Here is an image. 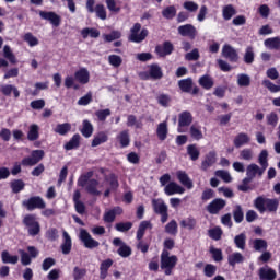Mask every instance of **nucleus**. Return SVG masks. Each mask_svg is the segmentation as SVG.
<instances>
[{
    "label": "nucleus",
    "mask_w": 280,
    "mask_h": 280,
    "mask_svg": "<svg viewBox=\"0 0 280 280\" xmlns=\"http://www.w3.org/2000/svg\"><path fill=\"white\" fill-rule=\"evenodd\" d=\"M176 264H178V257L175 255L171 256L170 252L163 250L161 254V268L162 270H165V275L170 276L172 275V270L176 267Z\"/></svg>",
    "instance_id": "obj_1"
},
{
    "label": "nucleus",
    "mask_w": 280,
    "mask_h": 280,
    "mask_svg": "<svg viewBox=\"0 0 280 280\" xmlns=\"http://www.w3.org/2000/svg\"><path fill=\"white\" fill-rule=\"evenodd\" d=\"M23 224L27 228L28 235L36 237L40 233V223L36 221V215L27 214L23 219Z\"/></svg>",
    "instance_id": "obj_2"
},
{
    "label": "nucleus",
    "mask_w": 280,
    "mask_h": 280,
    "mask_svg": "<svg viewBox=\"0 0 280 280\" xmlns=\"http://www.w3.org/2000/svg\"><path fill=\"white\" fill-rule=\"evenodd\" d=\"M144 38H148V30L147 28L141 30V24L136 23L130 28L128 40H130L131 43H143Z\"/></svg>",
    "instance_id": "obj_3"
},
{
    "label": "nucleus",
    "mask_w": 280,
    "mask_h": 280,
    "mask_svg": "<svg viewBox=\"0 0 280 280\" xmlns=\"http://www.w3.org/2000/svg\"><path fill=\"white\" fill-rule=\"evenodd\" d=\"M45 159V151L44 150H34L31 152V156L24 158L22 160V165L25 167H34L37 163H40Z\"/></svg>",
    "instance_id": "obj_4"
},
{
    "label": "nucleus",
    "mask_w": 280,
    "mask_h": 280,
    "mask_svg": "<svg viewBox=\"0 0 280 280\" xmlns=\"http://www.w3.org/2000/svg\"><path fill=\"white\" fill-rule=\"evenodd\" d=\"M23 207H26L28 211H34V209H45L47 205L43 198L35 196L31 197L28 200L22 202Z\"/></svg>",
    "instance_id": "obj_5"
},
{
    "label": "nucleus",
    "mask_w": 280,
    "mask_h": 280,
    "mask_svg": "<svg viewBox=\"0 0 280 280\" xmlns=\"http://www.w3.org/2000/svg\"><path fill=\"white\" fill-rule=\"evenodd\" d=\"M226 207V200L224 199H214L207 206V211L211 215H218Z\"/></svg>",
    "instance_id": "obj_6"
},
{
    "label": "nucleus",
    "mask_w": 280,
    "mask_h": 280,
    "mask_svg": "<svg viewBox=\"0 0 280 280\" xmlns=\"http://www.w3.org/2000/svg\"><path fill=\"white\" fill-rule=\"evenodd\" d=\"M221 54L223 58H226L230 62H240V54H237V50L229 44L223 46Z\"/></svg>",
    "instance_id": "obj_7"
},
{
    "label": "nucleus",
    "mask_w": 280,
    "mask_h": 280,
    "mask_svg": "<svg viewBox=\"0 0 280 280\" xmlns=\"http://www.w3.org/2000/svg\"><path fill=\"white\" fill-rule=\"evenodd\" d=\"M113 244L114 246H119L117 253L120 257L127 258L130 257V255H132V248H130V246H128L124 241H121V238H114Z\"/></svg>",
    "instance_id": "obj_8"
},
{
    "label": "nucleus",
    "mask_w": 280,
    "mask_h": 280,
    "mask_svg": "<svg viewBox=\"0 0 280 280\" xmlns=\"http://www.w3.org/2000/svg\"><path fill=\"white\" fill-rule=\"evenodd\" d=\"M80 240L83 242L85 248H97L100 246V242L95 241L91 234L88 233L86 230L82 229L80 231Z\"/></svg>",
    "instance_id": "obj_9"
},
{
    "label": "nucleus",
    "mask_w": 280,
    "mask_h": 280,
    "mask_svg": "<svg viewBox=\"0 0 280 280\" xmlns=\"http://www.w3.org/2000/svg\"><path fill=\"white\" fill-rule=\"evenodd\" d=\"M194 121V116H191V113L189 112H183L179 114V119H178V132H185L183 128L187 126H191V122Z\"/></svg>",
    "instance_id": "obj_10"
},
{
    "label": "nucleus",
    "mask_w": 280,
    "mask_h": 280,
    "mask_svg": "<svg viewBox=\"0 0 280 280\" xmlns=\"http://www.w3.org/2000/svg\"><path fill=\"white\" fill-rule=\"evenodd\" d=\"M178 34H180V36H187L188 38H191V40H194V38H196L198 31L196 30V27L191 24H186V25H182L177 28Z\"/></svg>",
    "instance_id": "obj_11"
},
{
    "label": "nucleus",
    "mask_w": 280,
    "mask_h": 280,
    "mask_svg": "<svg viewBox=\"0 0 280 280\" xmlns=\"http://www.w3.org/2000/svg\"><path fill=\"white\" fill-rule=\"evenodd\" d=\"M218 161V155L215 151H210L206 156L205 160L201 162V170L207 172L209 167H213Z\"/></svg>",
    "instance_id": "obj_12"
},
{
    "label": "nucleus",
    "mask_w": 280,
    "mask_h": 280,
    "mask_svg": "<svg viewBox=\"0 0 280 280\" xmlns=\"http://www.w3.org/2000/svg\"><path fill=\"white\" fill-rule=\"evenodd\" d=\"M39 16L45 21H49L55 27H58L60 25L61 19L60 15L56 14V12L40 11Z\"/></svg>",
    "instance_id": "obj_13"
},
{
    "label": "nucleus",
    "mask_w": 280,
    "mask_h": 280,
    "mask_svg": "<svg viewBox=\"0 0 280 280\" xmlns=\"http://www.w3.org/2000/svg\"><path fill=\"white\" fill-rule=\"evenodd\" d=\"M174 51V45L171 42H164L163 45H159L155 47V52L160 58H165V56H170Z\"/></svg>",
    "instance_id": "obj_14"
},
{
    "label": "nucleus",
    "mask_w": 280,
    "mask_h": 280,
    "mask_svg": "<svg viewBox=\"0 0 280 280\" xmlns=\"http://www.w3.org/2000/svg\"><path fill=\"white\" fill-rule=\"evenodd\" d=\"M260 280H276L277 279V271L275 269L265 266L261 267L258 271Z\"/></svg>",
    "instance_id": "obj_15"
},
{
    "label": "nucleus",
    "mask_w": 280,
    "mask_h": 280,
    "mask_svg": "<svg viewBox=\"0 0 280 280\" xmlns=\"http://www.w3.org/2000/svg\"><path fill=\"white\" fill-rule=\"evenodd\" d=\"M264 172H266L265 168L259 167V165L252 163L246 167V176H249V178H255L256 176H264Z\"/></svg>",
    "instance_id": "obj_16"
},
{
    "label": "nucleus",
    "mask_w": 280,
    "mask_h": 280,
    "mask_svg": "<svg viewBox=\"0 0 280 280\" xmlns=\"http://www.w3.org/2000/svg\"><path fill=\"white\" fill-rule=\"evenodd\" d=\"M98 185L100 182L96 179H90L83 187L88 194H91V196H102V190L97 189Z\"/></svg>",
    "instance_id": "obj_17"
},
{
    "label": "nucleus",
    "mask_w": 280,
    "mask_h": 280,
    "mask_svg": "<svg viewBox=\"0 0 280 280\" xmlns=\"http://www.w3.org/2000/svg\"><path fill=\"white\" fill-rule=\"evenodd\" d=\"M164 191L166 196H174V194H185V188L178 185L176 182H171L165 186Z\"/></svg>",
    "instance_id": "obj_18"
},
{
    "label": "nucleus",
    "mask_w": 280,
    "mask_h": 280,
    "mask_svg": "<svg viewBox=\"0 0 280 280\" xmlns=\"http://www.w3.org/2000/svg\"><path fill=\"white\" fill-rule=\"evenodd\" d=\"M40 137V127L36 124H32L28 127L27 139L28 141H36Z\"/></svg>",
    "instance_id": "obj_19"
},
{
    "label": "nucleus",
    "mask_w": 280,
    "mask_h": 280,
    "mask_svg": "<svg viewBox=\"0 0 280 280\" xmlns=\"http://www.w3.org/2000/svg\"><path fill=\"white\" fill-rule=\"evenodd\" d=\"M75 80L80 82V84H89V80L91 74L86 68L80 69L74 73Z\"/></svg>",
    "instance_id": "obj_20"
},
{
    "label": "nucleus",
    "mask_w": 280,
    "mask_h": 280,
    "mask_svg": "<svg viewBox=\"0 0 280 280\" xmlns=\"http://www.w3.org/2000/svg\"><path fill=\"white\" fill-rule=\"evenodd\" d=\"M177 178H178L179 183H182L184 185V187H187V189L194 188V182H191V179L189 178V175H187L186 172L178 171Z\"/></svg>",
    "instance_id": "obj_21"
},
{
    "label": "nucleus",
    "mask_w": 280,
    "mask_h": 280,
    "mask_svg": "<svg viewBox=\"0 0 280 280\" xmlns=\"http://www.w3.org/2000/svg\"><path fill=\"white\" fill-rule=\"evenodd\" d=\"M152 207L154 213H158V215L167 211V205H165L163 199H152Z\"/></svg>",
    "instance_id": "obj_22"
},
{
    "label": "nucleus",
    "mask_w": 280,
    "mask_h": 280,
    "mask_svg": "<svg viewBox=\"0 0 280 280\" xmlns=\"http://www.w3.org/2000/svg\"><path fill=\"white\" fill-rule=\"evenodd\" d=\"M247 143H250V137L245 132H241L234 138L235 148H242V145H247Z\"/></svg>",
    "instance_id": "obj_23"
},
{
    "label": "nucleus",
    "mask_w": 280,
    "mask_h": 280,
    "mask_svg": "<svg viewBox=\"0 0 280 280\" xmlns=\"http://www.w3.org/2000/svg\"><path fill=\"white\" fill-rule=\"evenodd\" d=\"M265 47H267V49H275L276 51H279L280 49V37H270L267 38L264 42Z\"/></svg>",
    "instance_id": "obj_24"
},
{
    "label": "nucleus",
    "mask_w": 280,
    "mask_h": 280,
    "mask_svg": "<svg viewBox=\"0 0 280 280\" xmlns=\"http://www.w3.org/2000/svg\"><path fill=\"white\" fill-rule=\"evenodd\" d=\"M71 236H69L67 231H63V243L61 244V252L63 255H69V253H71Z\"/></svg>",
    "instance_id": "obj_25"
},
{
    "label": "nucleus",
    "mask_w": 280,
    "mask_h": 280,
    "mask_svg": "<svg viewBox=\"0 0 280 280\" xmlns=\"http://www.w3.org/2000/svg\"><path fill=\"white\" fill-rule=\"evenodd\" d=\"M148 229H152V223L150 221H142L139 224V228L137 231V240L138 241L143 240V236L145 235V231H148Z\"/></svg>",
    "instance_id": "obj_26"
},
{
    "label": "nucleus",
    "mask_w": 280,
    "mask_h": 280,
    "mask_svg": "<svg viewBox=\"0 0 280 280\" xmlns=\"http://www.w3.org/2000/svg\"><path fill=\"white\" fill-rule=\"evenodd\" d=\"M190 137L195 139L196 141H200V139H203L202 129L199 125L194 124L190 126L189 129Z\"/></svg>",
    "instance_id": "obj_27"
},
{
    "label": "nucleus",
    "mask_w": 280,
    "mask_h": 280,
    "mask_svg": "<svg viewBox=\"0 0 280 280\" xmlns=\"http://www.w3.org/2000/svg\"><path fill=\"white\" fill-rule=\"evenodd\" d=\"M149 75L153 80H161V78H163V70L159 65L153 63L150 66Z\"/></svg>",
    "instance_id": "obj_28"
},
{
    "label": "nucleus",
    "mask_w": 280,
    "mask_h": 280,
    "mask_svg": "<svg viewBox=\"0 0 280 280\" xmlns=\"http://www.w3.org/2000/svg\"><path fill=\"white\" fill-rule=\"evenodd\" d=\"M178 86L183 93H191V89L194 88V81L191 78L183 79L178 81Z\"/></svg>",
    "instance_id": "obj_29"
},
{
    "label": "nucleus",
    "mask_w": 280,
    "mask_h": 280,
    "mask_svg": "<svg viewBox=\"0 0 280 280\" xmlns=\"http://www.w3.org/2000/svg\"><path fill=\"white\" fill-rule=\"evenodd\" d=\"M156 135L160 141H165V139H167V121L158 125Z\"/></svg>",
    "instance_id": "obj_30"
},
{
    "label": "nucleus",
    "mask_w": 280,
    "mask_h": 280,
    "mask_svg": "<svg viewBox=\"0 0 280 280\" xmlns=\"http://www.w3.org/2000/svg\"><path fill=\"white\" fill-rule=\"evenodd\" d=\"M230 266H235L236 264H244V255L240 252H235L228 257Z\"/></svg>",
    "instance_id": "obj_31"
},
{
    "label": "nucleus",
    "mask_w": 280,
    "mask_h": 280,
    "mask_svg": "<svg viewBox=\"0 0 280 280\" xmlns=\"http://www.w3.org/2000/svg\"><path fill=\"white\" fill-rule=\"evenodd\" d=\"M199 84L202 86V89L209 91V89H213V78H211L209 74H205L199 79Z\"/></svg>",
    "instance_id": "obj_32"
},
{
    "label": "nucleus",
    "mask_w": 280,
    "mask_h": 280,
    "mask_svg": "<svg viewBox=\"0 0 280 280\" xmlns=\"http://www.w3.org/2000/svg\"><path fill=\"white\" fill-rule=\"evenodd\" d=\"M222 14H223L224 21H231V19H233V16H235V14H237V11L233 7V4H229V5L223 7Z\"/></svg>",
    "instance_id": "obj_33"
},
{
    "label": "nucleus",
    "mask_w": 280,
    "mask_h": 280,
    "mask_svg": "<svg viewBox=\"0 0 280 280\" xmlns=\"http://www.w3.org/2000/svg\"><path fill=\"white\" fill-rule=\"evenodd\" d=\"M54 131L57 135H60L61 137H65L68 132H71V124L69 122H63V124H58Z\"/></svg>",
    "instance_id": "obj_34"
},
{
    "label": "nucleus",
    "mask_w": 280,
    "mask_h": 280,
    "mask_svg": "<svg viewBox=\"0 0 280 280\" xmlns=\"http://www.w3.org/2000/svg\"><path fill=\"white\" fill-rule=\"evenodd\" d=\"M182 229H188V231H194L196 229L197 221L194 217H188L179 222Z\"/></svg>",
    "instance_id": "obj_35"
},
{
    "label": "nucleus",
    "mask_w": 280,
    "mask_h": 280,
    "mask_svg": "<svg viewBox=\"0 0 280 280\" xmlns=\"http://www.w3.org/2000/svg\"><path fill=\"white\" fill-rule=\"evenodd\" d=\"M243 60L245 65H253L255 62V50H253V46L246 48Z\"/></svg>",
    "instance_id": "obj_36"
},
{
    "label": "nucleus",
    "mask_w": 280,
    "mask_h": 280,
    "mask_svg": "<svg viewBox=\"0 0 280 280\" xmlns=\"http://www.w3.org/2000/svg\"><path fill=\"white\" fill-rule=\"evenodd\" d=\"M82 38H100V31L97 28L85 27L81 31Z\"/></svg>",
    "instance_id": "obj_37"
},
{
    "label": "nucleus",
    "mask_w": 280,
    "mask_h": 280,
    "mask_svg": "<svg viewBox=\"0 0 280 280\" xmlns=\"http://www.w3.org/2000/svg\"><path fill=\"white\" fill-rule=\"evenodd\" d=\"M234 244L236 248H240V250L246 249V234L241 233L234 237Z\"/></svg>",
    "instance_id": "obj_38"
},
{
    "label": "nucleus",
    "mask_w": 280,
    "mask_h": 280,
    "mask_svg": "<svg viewBox=\"0 0 280 280\" xmlns=\"http://www.w3.org/2000/svg\"><path fill=\"white\" fill-rule=\"evenodd\" d=\"M95 15L97 19H100L101 21H106L107 16V12H106V7H104V4L98 3L95 5Z\"/></svg>",
    "instance_id": "obj_39"
},
{
    "label": "nucleus",
    "mask_w": 280,
    "mask_h": 280,
    "mask_svg": "<svg viewBox=\"0 0 280 280\" xmlns=\"http://www.w3.org/2000/svg\"><path fill=\"white\" fill-rule=\"evenodd\" d=\"M107 141L108 136L105 132H100L94 137L92 148H97V145H102V143H106Z\"/></svg>",
    "instance_id": "obj_40"
},
{
    "label": "nucleus",
    "mask_w": 280,
    "mask_h": 280,
    "mask_svg": "<svg viewBox=\"0 0 280 280\" xmlns=\"http://www.w3.org/2000/svg\"><path fill=\"white\" fill-rule=\"evenodd\" d=\"M254 249L257 253H260V250H267L268 249V242L262 238H256L253 241Z\"/></svg>",
    "instance_id": "obj_41"
},
{
    "label": "nucleus",
    "mask_w": 280,
    "mask_h": 280,
    "mask_svg": "<svg viewBox=\"0 0 280 280\" xmlns=\"http://www.w3.org/2000/svg\"><path fill=\"white\" fill-rule=\"evenodd\" d=\"M265 209L270 213H276L277 209H279V199L267 198Z\"/></svg>",
    "instance_id": "obj_42"
},
{
    "label": "nucleus",
    "mask_w": 280,
    "mask_h": 280,
    "mask_svg": "<svg viewBox=\"0 0 280 280\" xmlns=\"http://www.w3.org/2000/svg\"><path fill=\"white\" fill-rule=\"evenodd\" d=\"M1 259L3 264H18L19 256H12L8 250H3L1 254Z\"/></svg>",
    "instance_id": "obj_43"
},
{
    "label": "nucleus",
    "mask_w": 280,
    "mask_h": 280,
    "mask_svg": "<svg viewBox=\"0 0 280 280\" xmlns=\"http://www.w3.org/2000/svg\"><path fill=\"white\" fill-rule=\"evenodd\" d=\"M187 154L190 156L191 161H198V159H200V150H198L196 144H189L187 147Z\"/></svg>",
    "instance_id": "obj_44"
},
{
    "label": "nucleus",
    "mask_w": 280,
    "mask_h": 280,
    "mask_svg": "<svg viewBox=\"0 0 280 280\" xmlns=\"http://www.w3.org/2000/svg\"><path fill=\"white\" fill-rule=\"evenodd\" d=\"M254 158L255 153L253 149H243L240 151L238 159H241V161H253Z\"/></svg>",
    "instance_id": "obj_45"
},
{
    "label": "nucleus",
    "mask_w": 280,
    "mask_h": 280,
    "mask_svg": "<svg viewBox=\"0 0 280 280\" xmlns=\"http://www.w3.org/2000/svg\"><path fill=\"white\" fill-rule=\"evenodd\" d=\"M127 126L129 128L136 127L137 129H141L143 128V122H141V120H138L137 116L129 115L127 118Z\"/></svg>",
    "instance_id": "obj_46"
},
{
    "label": "nucleus",
    "mask_w": 280,
    "mask_h": 280,
    "mask_svg": "<svg viewBox=\"0 0 280 280\" xmlns=\"http://www.w3.org/2000/svg\"><path fill=\"white\" fill-rule=\"evenodd\" d=\"M107 5V10L112 12V14H119L121 12V7L117 5V1L115 0H105Z\"/></svg>",
    "instance_id": "obj_47"
},
{
    "label": "nucleus",
    "mask_w": 280,
    "mask_h": 280,
    "mask_svg": "<svg viewBox=\"0 0 280 280\" xmlns=\"http://www.w3.org/2000/svg\"><path fill=\"white\" fill-rule=\"evenodd\" d=\"M113 266V259H106L101 264V279H105L108 275V268Z\"/></svg>",
    "instance_id": "obj_48"
},
{
    "label": "nucleus",
    "mask_w": 280,
    "mask_h": 280,
    "mask_svg": "<svg viewBox=\"0 0 280 280\" xmlns=\"http://www.w3.org/2000/svg\"><path fill=\"white\" fill-rule=\"evenodd\" d=\"M103 38L105 43H113V40H119V38H121V32L112 31L109 34H104Z\"/></svg>",
    "instance_id": "obj_49"
},
{
    "label": "nucleus",
    "mask_w": 280,
    "mask_h": 280,
    "mask_svg": "<svg viewBox=\"0 0 280 280\" xmlns=\"http://www.w3.org/2000/svg\"><path fill=\"white\" fill-rule=\"evenodd\" d=\"M11 188L13 194H19L20 191H23V189H25V182L22 179H15L11 182Z\"/></svg>",
    "instance_id": "obj_50"
},
{
    "label": "nucleus",
    "mask_w": 280,
    "mask_h": 280,
    "mask_svg": "<svg viewBox=\"0 0 280 280\" xmlns=\"http://www.w3.org/2000/svg\"><path fill=\"white\" fill-rule=\"evenodd\" d=\"M81 133L86 139H89V137H91V135H93V125L91 124V121H89V120L83 121V128L81 129Z\"/></svg>",
    "instance_id": "obj_51"
},
{
    "label": "nucleus",
    "mask_w": 280,
    "mask_h": 280,
    "mask_svg": "<svg viewBox=\"0 0 280 280\" xmlns=\"http://www.w3.org/2000/svg\"><path fill=\"white\" fill-rule=\"evenodd\" d=\"M80 147V135H74L71 140L65 144L66 150H74Z\"/></svg>",
    "instance_id": "obj_52"
},
{
    "label": "nucleus",
    "mask_w": 280,
    "mask_h": 280,
    "mask_svg": "<svg viewBox=\"0 0 280 280\" xmlns=\"http://www.w3.org/2000/svg\"><path fill=\"white\" fill-rule=\"evenodd\" d=\"M3 56L12 65H16V57L14 56V52H12V49L10 48V46L5 45L3 47Z\"/></svg>",
    "instance_id": "obj_53"
},
{
    "label": "nucleus",
    "mask_w": 280,
    "mask_h": 280,
    "mask_svg": "<svg viewBox=\"0 0 280 280\" xmlns=\"http://www.w3.org/2000/svg\"><path fill=\"white\" fill-rule=\"evenodd\" d=\"M165 232L168 233V235H176V233H178V223L176 220H172L165 225Z\"/></svg>",
    "instance_id": "obj_54"
},
{
    "label": "nucleus",
    "mask_w": 280,
    "mask_h": 280,
    "mask_svg": "<svg viewBox=\"0 0 280 280\" xmlns=\"http://www.w3.org/2000/svg\"><path fill=\"white\" fill-rule=\"evenodd\" d=\"M258 163L262 168L268 170V150H262L259 153Z\"/></svg>",
    "instance_id": "obj_55"
},
{
    "label": "nucleus",
    "mask_w": 280,
    "mask_h": 280,
    "mask_svg": "<svg viewBox=\"0 0 280 280\" xmlns=\"http://www.w3.org/2000/svg\"><path fill=\"white\" fill-rule=\"evenodd\" d=\"M118 139L122 148L130 145V135L128 133V130L121 131L118 136Z\"/></svg>",
    "instance_id": "obj_56"
},
{
    "label": "nucleus",
    "mask_w": 280,
    "mask_h": 280,
    "mask_svg": "<svg viewBox=\"0 0 280 280\" xmlns=\"http://www.w3.org/2000/svg\"><path fill=\"white\" fill-rule=\"evenodd\" d=\"M268 200V198H264V197H258L256 198V200L254 201V205L256 207V209H258V211L260 213H265L266 211V201Z\"/></svg>",
    "instance_id": "obj_57"
},
{
    "label": "nucleus",
    "mask_w": 280,
    "mask_h": 280,
    "mask_svg": "<svg viewBox=\"0 0 280 280\" xmlns=\"http://www.w3.org/2000/svg\"><path fill=\"white\" fill-rule=\"evenodd\" d=\"M214 174L218 176V178H222L224 183H231L233 180V177H231V173H229V171L219 170L215 171Z\"/></svg>",
    "instance_id": "obj_58"
},
{
    "label": "nucleus",
    "mask_w": 280,
    "mask_h": 280,
    "mask_svg": "<svg viewBox=\"0 0 280 280\" xmlns=\"http://www.w3.org/2000/svg\"><path fill=\"white\" fill-rule=\"evenodd\" d=\"M262 85L265 86V89H268V91H270V93H279L280 92V85L272 83L268 79L262 81Z\"/></svg>",
    "instance_id": "obj_59"
},
{
    "label": "nucleus",
    "mask_w": 280,
    "mask_h": 280,
    "mask_svg": "<svg viewBox=\"0 0 280 280\" xmlns=\"http://www.w3.org/2000/svg\"><path fill=\"white\" fill-rule=\"evenodd\" d=\"M237 84L238 86H250V77L245 73L238 74Z\"/></svg>",
    "instance_id": "obj_60"
},
{
    "label": "nucleus",
    "mask_w": 280,
    "mask_h": 280,
    "mask_svg": "<svg viewBox=\"0 0 280 280\" xmlns=\"http://www.w3.org/2000/svg\"><path fill=\"white\" fill-rule=\"evenodd\" d=\"M162 16H164V19H174V16H176V7L174 5H170L167 8H165L162 11Z\"/></svg>",
    "instance_id": "obj_61"
},
{
    "label": "nucleus",
    "mask_w": 280,
    "mask_h": 280,
    "mask_svg": "<svg viewBox=\"0 0 280 280\" xmlns=\"http://www.w3.org/2000/svg\"><path fill=\"white\" fill-rule=\"evenodd\" d=\"M234 221L240 223L244 220V210H242V206H236L233 210Z\"/></svg>",
    "instance_id": "obj_62"
},
{
    "label": "nucleus",
    "mask_w": 280,
    "mask_h": 280,
    "mask_svg": "<svg viewBox=\"0 0 280 280\" xmlns=\"http://www.w3.org/2000/svg\"><path fill=\"white\" fill-rule=\"evenodd\" d=\"M91 178H93V171H90V172L81 175L80 178L78 179L79 187H84V185H86V183H89V180H91Z\"/></svg>",
    "instance_id": "obj_63"
},
{
    "label": "nucleus",
    "mask_w": 280,
    "mask_h": 280,
    "mask_svg": "<svg viewBox=\"0 0 280 280\" xmlns=\"http://www.w3.org/2000/svg\"><path fill=\"white\" fill-rule=\"evenodd\" d=\"M105 183L109 184L110 189H117V187H119V180H117V176L115 174H110L105 177Z\"/></svg>",
    "instance_id": "obj_64"
}]
</instances>
